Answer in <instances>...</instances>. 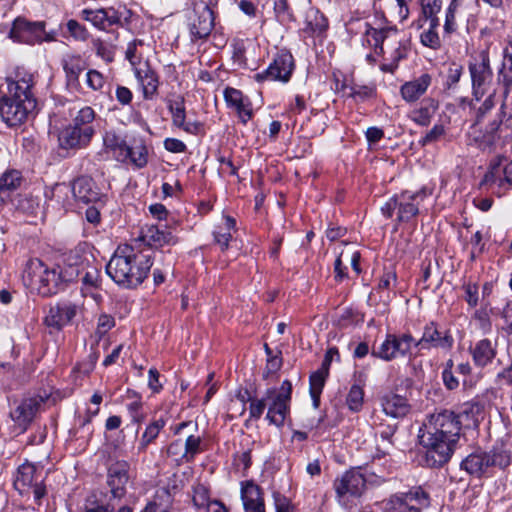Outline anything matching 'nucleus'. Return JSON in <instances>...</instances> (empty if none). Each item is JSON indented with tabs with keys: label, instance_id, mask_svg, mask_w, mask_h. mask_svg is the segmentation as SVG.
<instances>
[{
	"label": "nucleus",
	"instance_id": "1",
	"mask_svg": "<svg viewBox=\"0 0 512 512\" xmlns=\"http://www.w3.org/2000/svg\"><path fill=\"white\" fill-rule=\"evenodd\" d=\"M424 432L419 435L425 449L424 464L427 467H441L452 457L462 437L460 415L443 410L429 415L423 424Z\"/></svg>",
	"mask_w": 512,
	"mask_h": 512
},
{
	"label": "nucleus",
	"instance_id": "2",
	"mask_svg": "<svg viewBox=\"0 0 512 512\" xmlns=\"http://www.w3.org/2000/svg\"><path fill=\"white\" fill-rule=\"evenodd\" d=\"M7 92L0 97V117L10 127L24 123L36 108L34 76L17 68L6 77Z\"/></svg>",
	"mask_w": 512,
	"mask_h": 512
},
{
	"label": "nucleus",
	"instance_id": "3",
	"mask_svg": "<svg viewBox=\"0 0 512 512\" xmlns=\"http://www.w3.org/2000/svg\"><path fill=\"white\" fill-rule=\"evenodd\" d=\"M152 265L151 254L135 252L130 246L118 247L106 265V273L119 286L132 288L144 281Z\"/></svg>",
	"mask_w": 512,
	"mask_h": 512
},
{
	"label": "nucleus",
	"instance_id": "4",
	"mask_svg": "<svg viewBox=\"0 0 512 512\" xmlns=\"http://www.w3.org/2000/svg\"><path fill=\"white\" fill-rule=\"evenodd\" d=\"M78 274L79 270L70 262L64 268H48L40 259L35 258L28 261L23 277L30 287L47 296L56 294L62 283L73 281Z\"/></svg>",
	"mask_w": 512,
	"mask_h": 512
},
{
	"label": "nucleus",
	"instance_id": "5",
	"mask_svg": "<svg viewBox=\"0 0 512 512\" xmlns=\"http://www.w3.org/2000/svg\"><path fill=\"white\" fill-rule=\"evenodd\" d=\"M96 113L90 106L81 108L58 135L59 145L63 149H82L89 145L94 134L93 122Z\"/></svg>",
	"mask_w": 512,
	"mask_h": 512
},
{
	"label": "nucleus",
	"instance_id": "6",
	"mask_svg": "<svg viewBox=\"0 0 512 512\" xmlns=\"http://www.w3.org/2000/svg\"><path fill=\"white\" fill-rule=\"evenodd\" d=\"M368 37V42L379 49L380 53H385L384 46L391 49V62L382 65L381 69L384 72L393 73L398 67V63L406 57V47L400 39V34L395 27H385L376 29L367 24L365 32Z\"/></svg>",
	"mask_w": 512,
	"mask_h": 512
},
{
	"label": "nucleus",
	"instance_id": "7",
	"mask_svg": "<svg viewBox=\"0 0 512 512\" xmlns=\"http://www.w3.org/2000/svg\"><path fill=\"white\" fill-rule=\"evenodd\" d=\"M9 37L16 42L34 45L55 41L57 31H46L45 22L43 21L29 22L19 17L13 22Z\"/></svg>",
	"mask_w": 512,
	"mask_h": 512
},
{
	"label": "nucleus",
	"instance_id": "8",
	"mask_svg": "<svg viewBox=\"0 0 512 512\" xmlns=\"http://www.w3.org/2000/svg\"><path fill=\"white\" fill-rule=\"evenodd\" d=\"M291 393L292 384L288 380L283 381L278 389L271 388L266 391V399L269 401L266 419L270 424L283 425L289 413Z\"/></svg>",
	"mask_w": 512,
	"mask_h": 512
},
{
	"label": "nucleus",
	"instance_id": "9",
	"mask_svg": "<svg viewBox=\"0 0 512 512\" xmlns=\"http://www.w3.org/2000/svg\"><path fill=\"white\" fill-rule=\"evenodd\" d=\"M366 478L359 469H350L338 476L333 483L339 503L347 506L360 498L366 489Z\"/></svg>",
	"mask_w": 512,
	"mask_h": 512
},
{
	"label": "nucleus",
	"instance_id": "10",
	"mask_svg": "<svg viewBox=\"0 0 512 512\" xmlns=\"http://www.w3.org/2000/svg\"><path fill=\"white\" fill-rule=\"evenodd\" d=\"M415 339L409 333L387 334L384 341L374 347L371 355L384 361H392L410 355Z\"/></svg>",
	"mask_w": 512,
	"mask_h": 512
},
{
	"label": "nucleus",
	"instance_id": "11",
	"mask_svg": "<svg viewBox=\"0 0 512 512\" xmlns=\"http://www.w3.org/2000/svg\"><path fill=\"white\" fill-rule=\"evenodd\" d=\"M14 487L21 495L33 492L36 502H40L46 495L43 478L37 473V467L31 463H24L18 467Z\"/></svg>",
	"mask_w": 512,
	"mask_h": 512
},
{
	"label": "nucleus",
	"instance_id": "12",
	"mask_svg": "<svg viewBox=\"0 0 512 512\" xmlns=\"http://www.w3.org/2000/svg\"><path fill=\"white\" fill-rule=\"evenodd\" d=\"M192 15L189 17V30L192 39H204L214 27V14L203 0H193Z\"/></svg>",
	"mask_w": 512,
	"mask_h": 512
},
{
	"label": "nucleus",
	"instance_id": "13",
	"mask_svg": "<svg viewBox=\"0 0 512 512\" xmlns=\"http://www.w3.org/2000/svg\"><path fill=\"white\" fill-rule=\"evenodd\" d=\"M473 95L479 100L487 92L492 82V71L488 55L481 52L469 64Z\"/></svg>",
	"mask_w": 512,
	"mask_h": 512
},
{
	"label": "nucleus",
	"instance_id": "14",
	"mask_svg": "<svg viewBox=\"0 0 512 512\" xmlns=\"http://www.w3.org/2000/svg\"><path fill=\"white\" fill-rule=\"evenodd\" d=\"M294 69V59L291 53L287 51L279 52L270 63L268 68L261 73L255 74L257 82L265 80L288 82Z\"/></svg>",
	"mask_w": 512,
	"mask_h": 512
},
{
	"label": "nucleus",
	"instance_id": "15",
	"mask_svg": "<svg viewBox=\"0 0 512 512\" xmlns=\"http://www.w3.org/2000/svg\"><path fill=\"white\" fill-rule=\"evenodd\" d=\"M43 403L44 398L42 396L25 397L10 411V417L19 433L27 430Z\"/></svg>",
	"mask_w": 512,
	"mask_h": 512
},
{
	"label": "nucleus",
	"instance_id": "16",
	"mask_svg": "<svg viewBox=\"0 0 512 512\" xmlns=\"http://www.w3.org/2000/svg\"><path fill=\"white\" fill-rule=\"evenodd\" d=\"M453 343L454 340L449 331H441L434 322H431L424 327L422 337L419 340H415V348L418 352L433 348L449 350L452 348Z\"/></svg>",
	"mask_w": 512,
	"mask_h": 512
},
{
	"label": "nucleus",
	"instance_id": "17",
	"mask_svg": "<svg viewBox=\"0 0 512 512\" xmlns=\"http://www.w3.org/2000/svg\"><path fill=\"white\" fill-rule=\"evenodd\" d=\"M178 492L176 479L169 478L165 485L159 486L147 501L141 512H171L174 497Z\"/></svg>",
	"mask_w": 512,
	"mask_h": 512
},
{
	"label": "nucleus",
	"instance_id": "18",
	"mask_svg": "<svg viewBox=\"0 0 512 512\" xmlns=\"http://www.w3.org/2000/svg\"><path fill=\"white\" fill-rule=\"evenodd\" d=\"M167 107L171 113L172 124L188 134L196 135L200 132L202 124L199 121L187 119L185 100L181 95H174L167 100Z\"/></svg>",
	"mask_w": 512,
	"mask_h": 512
},
{
	"label": "nucleus",
	"instance_id": "19",
	"mask_svg": "<svg viewBox=\"0 0 512 512\" xmlns=\"http://www.w3.org/2000/svg\"><path fill=\"white\" fill-rule=\"evenodd\" d=\"M80 306L64 301L51 306L44 318V323L51 328L61 330L64 326L71 324L80 311Z\"/></svg>",
	"mask_w": 512,
	"mask_h": 512
},
{
	"label": "nucleus",
	"instance_id": "20",
	"mask_svg": "<svg viewBox=\"0 0 512 512\" xmlns=\"http://www.w3.org/2000/svg\"><path fill=\"white\" fill-rule=\"evenodd\" d=\"M175 433L179 435L181 438H184L183 441V450L186 461H191L194 457L202 451V436L198 433V425L193 421L182 422L180 423Z\"/></svg>",
	"mask_w": 512,
	"mask_h": 512
},
{
	"label": "nucleus",
	"instance_id": "21",
	"mask_svg": "<svg viewBox=\"0 0 512 512\" xmlns=\"http://www.w3.org/2000/svg\"><path fill=\"white\" fill-rule=\"evenodd\" d=\"M428 196L426 189L417 192L404 191L397 198V220L408 222L419 213L421 202Z\"/></svg>",
	"mask_w": 512,
	"mask_h": 512
},
{
	"label": "nucleus",
	"instance_id": "22",
	"mask_svg": "<svg viewBox=\"0 0 512 512\" xmlns=\"http://www.w3.org/2000/svg\"><path fill=\"white\" fill-rule=\"evenodd\" d=\"M74 268L79 270L77 277H81L82 287L81 292L83 296H91L93 299L98 301L101 296L96 291L101 287V274L100 269L90 263H81L77 265L72 263Z\"/></svg>",
	"mask_w": 512,
	"mask_h": 512
},
{
	"label": "nucleus",
	"instance_id": "23",
	"mask_svg": "<svg viewBox=\"0 0 512 512\" xmlns=\"http://www.w3.org/2000/svg\"><path fill=\"white\" fill-rule=\"evenodd\" d=\"M130 465L126 461H117L108 469L107 483L113 498H122L129 482Z\"/></svg>",
	"mask_w": 512,
	"mask_h": 512
},
{
	"label": "nucleus",
	"instance_id": "24",
	"mask_svg": "<svg viewBox=\"0 0 512 512\" xmlns=\"http://www.w3.org/2000/svg\"><path fill=\"white\" fill-rule=\"evenodd\" d=\"M72 194L76 200L85 204L95 203L100 204L104 200L103 195L97 187L94 180L87 176H81L75 179L72 183Z\"/></svg>",
	"mask_w": 512,
	"mask_h": 512
},
{
	"label": "nucleus",
	"instance_id": "25",
	"mask_svg": "<svg viewBox=\"0 0 512 512\" xmlns=\"http://www.w3.org/2000/svg\"><path fill=\"white\" fill-rule=\"evenodd\" d=\"M223 96L227 106L237 113L239 120L243 124H246L253 117L251 102L240 90L227 87L224 90Z\"/></svg>",
	"mask_w": 512,
	"mask_h": 512
},
{
	"label": "nucleus",
	"instance_id": "26",
	"mask_svg": "<svg viewBox=\"0 0 512 512\" xmlns=\"http://www.w3.org/2000/svg\"><path fill=\"white\" fill-rule=\"evenodd\" d=\"M139 240L151 248H161L165 245L177 243V238L170 231L158 225H145L142 227Z\"/></svg>",
	"mask_w": 512,
	"mask_h": 512
},
{
	"label": "nucleus",
	"instance_id": "27",
	"mask_svg": "<svg viewBox=\"0 0 512 512\" xmlns=\"http://www.w3.org/2000/svg\"><path fill=\"white\" fill-rule=\"evenodd\" d=\"M460 468L474 478H481L489 473V458L486 451L476 450L466 456Z\"/></svg>",
	"mask_w": 512,
	"mask_h": 512
},
{
	"label": "nucleus",
	"instance_id": "28",
	"mask_svg": "<svg viewBox=\"0 0 512 512\" xmlns=\"http://www.w3.org/2000/svg\"><path fill=\"white\" fill-rule=\"evenodd\" d=\"M431 83V76L424 73L418 78L403 83L400 87V95L404 101L414 103L426 93Z\"/></svg>",
	"mask_w": 512,
	"mask_h": 512
},
{
	"label": "nucleus",
	"instance_id": "29",
	"mask_svg": "<svg viewBox=\"0 0 512 512\" xmlns=\"http://www.w3.org/2000/svg\"><path fill=\"white\" fill-rule=\"evenodd\" d=\"M134 70L135 77L142 88L143 97L147 100L152 99L158 90L159 80L155 71L147 62L139 65Z\"/></svg>",
	"mask_w": 512,
	"mask_h": 512
},
{
	"label": "nucleus",
	"instance_id": "30",
	"mask_svg": "<svg viewBox=\"0 0 512 512\" xmlns=\"http://www.w3.org/2000/svg\"><path fill=\"white\" fill-rule=\"evenodd\" d=\"M241 500L245 512H265L261 490L252 481L241 484Z\"/></svg>",
	"mask_w": 512,
	"mask_h": 512
},
{
	"label": "nucleus",
	"instance_id": "31",
	"mask_svg": "<svg viewBox=\"0 0 512 512\" xmlns=\"http://www.w3.org/2000/svg\"><path fill=\"white\" fill-rule=\"evenodd\" d=\"M63 70L66 75L67 85L79 87V76L86 68V63L79 55H66L62 60Z\"/></svg>",
	"mask_w": 512,
	"mask_h": 512
},
{
	"label": "nucleus",
	"instance_id": "32",
	"mask_svg": "<svg viewBox=\"0 0 512 512\" xmlns=\"http://www.w3.org/2000/svg\"><path fill=\"white\" fill-rule=\"evenodd\" d=\"M381 405L383 412L392 418L404 417L409 411L407 399L397 394L383 396Z\"/></svg>",
	"mask_w": 512,
	"mask_h": 512
},
{
	"label": "nucleus",
	"instance_id": "33",
	"mask_svg": "<svg viewBox=\"0 0 512 512\" xmlns=\"http://www.w3.org/2000/svg\"><path fill=\"white\" fill-rule=\"evenodd\" d=\"M438 109V102L432 98L425 99L420 107L411 111L409 118L419 126L426 127Z\"/></svg>",
	"mask_w": 512,
	"mask_h": 512
},
{
	"label": "nucleus",
	"instance_id": "34",
	"mask_svg": "<svg viewBox=\"0 0 512 512\" xmlns=\"http://www.w3.org/2000/svg\"><path fill=\"white\" fill-rule=\"evenodd\" d=\"M471 353L474 363L484 367L495 358L496 349L489 339H482L471 348Z\"/></svg>",
	"mask_w": 512,
	"mask_h": 512
},
{
	"label": "nucleus",
	"instance_id": "35",
	"mask_svg": "<svg viewBox=\"0 0 512 512\" xmlns=\"http://www.w3.org/2000/svg\"><path fill=\"white\" fill-rule=\"evenodd\" d=\"M489 458V466L491 468H498L505 470L512 462V451L504 444L494 445L490 451L487 452Z\"/></svg>",
	"mask_w": 512,
	"mask_h": 512
},
{
	"label": "nucleus",
	"instance_id": "36",
	"mask_svg": "<svg viewBox=\"0 0 512 512\" xmlns=\"http://www.w3.org/2000/svg\"><path fill=\"white\" fill-rule=\"evenodd\" d=\"M328 27L325 16L317 9L310 8L305 16V30L311 34H321Z\"/></svg>",
	"mask_w": 512,
	"mask_h": 512
},
{
	"label": "nucleus",
	"instance_id": "37",
	"mask_svg": "<svg viewBox=\"0 0 512 512\" xmlns=\"http://www.w3.org/2000/svg\"><path fill=\"white\" fill-rule=\"evenodd\" d=\"M104 146L113 151L116 158L121 161L127 160V144L125 141L116 135L114 132H106L103 137Z\"/></svg>",
	"mask_w": 512,
	"mask_h": 512
},
{
	"label": "nucleus",
	"instance_id": "38",
	"mask_svg": "<svg viewBox=\"0 0 512 512\" xmlns=\"http://www.w3.org/2000/svg\"><path fill=\"white\" fill-rule=\"evenodd\" d=\"M502 174L503 169H501L499 163L491 164L480 185L490 189H494L495 187H498L499 189L503 188L507 182L505 181V175L502 177Z\"/></svg>",
	"mask_w": 512,
	"mask_h": 512
},
{
	"label": "nucleus",
	"instance_id": "39",
	"mask_svg": "<svg viewBox=\"0 0 512 512\" xmlns=\"http://www.w3.org/2000/svg\"><path fill=\"white\" fill-rule=\"evenodd\" d=\"M23 180L21 171L7 169L0 177V191L3 195L20 187Z\"/></svg>",
	"mask_w": 512,
	"mask_h": 512
},
{
	"label": "nucleus",
	"instance_id": "40",
	"mask_svg": "<svg viewBox=\"0 0 512 512\" xmlns=\"http://www.w3.org/2000/svg\"><path fill=\"white\" fill-rule=\"evenodd\" d=\"M192 501L197 509L210 510L213 503H219L217 500L210 498L209 489L201 483L193 486Z\"/></svg>",
	"mask_w": 512,
	"mask_h": 512
},
{
	"label": "nucleus",
	"instance_id": "41",
	"mask_svg": "<svg viewBox=\"0 0 512 512\" xmlns=\"http://www.w3.org/2000/svg\"><path fill=\"white\" fill-rule=\"evenodd\" d=\"M327 376L325 369H318L310 375V395L315 407L319 404L320 394L322 393Z\"/></svg>",
	"mask_w": 512,
	"mask_h": 512
},
{
	"label": "nucleus",
	"instance_id": "42",
	"mask_svg": "<svg viewBox=\"0 0 512 512\" xmlns=\"http://www.w3.org/2000/svg\"><path fill=\"white\" fill-rule=\"evenodd\" d=\"M385 512H421L420 507L409 505L403 495H392L384 503Z\"/></svg>",
	"mask_w": 512,
	"mask_h": 512
},
{
	"label": "nucleus",
	"instance_id": "43",
	"mask_svg": "<svg viewBox=\"0 0 512 512\" xmlns=\"http://www.w3.org/2000/svg\"><path fill=\"white\" fill-rule=\"evenodd\" d=\"M236 221L230 216L224 218V226L220 227L218 231L214 232V238L217 244L220 245L222 250H226L232 238L231 230L235 228Z\"/></svg>",
	"mask_w": 512,
	"mask_h": 512
},
{
	"label": "nucleus",
	"instance_id": "44",
	"mask_svg": "<svg viewBox=\"0 0 512 512\" xmlns=\"http://www.w3.org/2000/svg\"><path fill=\"white\" fill-rule=\"evenodd\" d=\"M16 208L22 213L36 216L41 210V200L33 195H22L17 201Z\"/></svg>",
	"mask_w": 512,
	"mask_h": 512
},
{
	"label": "nucleus",
	"instance_id": "45",
	"mask_svg": "<svg viewBox=\"0 0 512 512\" xmlns=\"http://www.w3.org/2000/svg\"><path fill=\"white\" fill-rule=\"evenodd\" d=\"M145 43L143 40L135 39L128 43L125 57L130 62L133 69L139 67V65H143L142 56H143V48Z\"/></svg>",
	"mask_w": 512,
	"mask_h": 512
},
{
	"label": "nucleus",
	"instance_id": "46",
	"mask_svg": "<svg viewBox=\"0 0 512 512\" xmlns=\"http://www.w3.org/2000/svg\"><path fill=\"white\" fill-rule=\"evenodd\" d=\"M127 159L139 168L147 164V148L142 141L135 142L133 146H127Z\"/></svg>",
	"mask_w": 512,
	"mask_h": 512
},
{
	"label": "nucleus",
	"instance_id": "47",
	"mask_svg": "<svg viewBox=\"0 0 512 512\" xmlns=\"http://www.w3.org/2000/svg\"><path fill=\"white\" fill-rule=\"evenodd\" d=\"M397 495H403L409 505H413V502H416V507H420V510L430 505V497L421 487H415L406 493H398Z\"/></svg>",
	"mask_w": 512,
	"mask_h": 512
},
{
	"label": "nucleus",
	"instance_id": "48",
	"mask_svg": "<svg viewBox=\"0 0 512 512\" xmlns=\"http://www.w3.org/2000/svg\"><path fill=\"white\" fill-rule=\"evenodd\" d=\"M396 431V426H387L385 429L379 431L381 443L378 444L377 454L374 456L373 461L378 458L380 459L382 456H385L390 453V450L393 446L392 436Z\"/></svg>",
	"mask_w": 512,
	"mask_h": 512
},
{
	"label": "nucleus",
	"instance_id": "49",
	"mask_svg": "<svg viewBox=\"0 0 512 512\" xmlns=\"http://www.w3.org/2000/svg\"><path fill=\"white\" fill-rule=\"evenodd\" d=\"M72 192V186L65 183H57L45 191V197L55 199L57 203L65 207L68 204V195Z\"/></svg>",
	"mask_w": 512,
	"mask_h": 512
},
{
	"label": "nucleus",
	"instance_id": "50",
	"mask_svg": "<svg viewBox=\"0 0 512 512\" xmlns=\"http://www.w3.org/2000/svg\"><path fill=\"white\" fill-rule=\"evenodd\" d=\"M429 21V27L428 29L424 30L421 33L420 39L421 43L424 46L430 47L432 49H437L441 45L440 37L437 33V28L440 25L439 20H437L436 24L434 25L432 20Z\"/></svg>",
	"mask_w": 512,
	"mask_h": 512
},
{
	"label": "nucleus",
	"instance_id": "51",
	"mask_svg": "<svg viewBox=\"0 0 512 512\" xmlns=\"http://www.w3.org/2000/svg\"><path fill=\"white\" fill-rule=\"evenodd\" d=\"M364 402V390L359 384H353L346 397V404L349 410L358 412L362 409Z\"/></svg>",
	"mask_w": 512,
	"mask_h": 512
},
{
	"label": "nucleus",
	"instance_id": "52",
	"mask_svg": "<svg viewBox=\"0 0 512 512\" xmlns=\"http://www.w3.org/2000/svg\"><path fill=\"white\" fill-rule=\"evenodd\" d=\"M422 15L426 20H432L434 25L438 18V13L442 9V0H420Z\"/></svg>",
	"mask_w": 512,
	"mask_h": 512
},
{
	"label": "nucleus",
	"instance_id": "53",
	"mask_svg": "<svg viewBox=\"0 0 512 512\" xmlns=\"http://www.w3.org/2000/svg\"><path fill=\"white\" fill-rule=\"evenodd\" d=\"M461 4L462 0H452L450 2L445 14L444 32L446 34H451L456 31L457 23L455 20V13Z\"/></svg>",
	"mask_w": 512,
	"mask_h": 512
},
{
	"label": "nucleus",
	"instance_id": "54",
	"mask_svg": "<svg viewBox=\"0 0 512 512\" xmlns=\"http://www.w3.org/2000/svg\"><path fill=\"white\" fill-rule=\"evenodd\" d=\"M82 15L85 20L91 22L95 27L99 29H107V14H105L104 9H97V10H91V9H84L82 11Z\"/></svg>",
	"mask_w": 512,
	"mask_h": 512
},
{
	"label": "nucleus",
	"instance_id": "55",
	"mask_svg": "<svg viewBox=\"0 0 512 512\" xmlns=\"http://www.w3.org/2000/svg\"><path fill=\"white\" fill-rule=\"evenodd\" d=\"M483 406L479 402H466L462 405L458 415L465 416L471 420L474 426L478 425V416L482 413Z\"/></svg>",
	"mask_w": 512,
	"mask_h": 512
},
{
	"label": "nucleus",
	"instance_id": "56",
	"mask_svg": "<svg viewBox=\"0 0 512 512\" xmlns=\"http://www.w3.org/2000/svg\"><path fill=\"white\" fill-rule=\"evenodd\" d=\"M464 299L469 307L474 308L479 303V286L476 282H465L463 284Z\"/></svg>",
	"mask_w": 512,
	"mask_h": 512
},
{
	"label": "nucleus",
	"instance_id": "57",
	"mask_svg": "<svg viewBox=\"0 0 512 512\" xmlns=\"http://www.w3.org/2000/svg\"><path fill=\"white\" fill-rule=\"evenodd\" d=\"M86 84L92 90L99 91L105 85V78L99 71L91 69L86 73Z\"/></svg>",
	"mask_w": 512,
	"mask_h": 512
},
{
	"label": "nucleus",
	"instance_id": "58",
	"mask_svg": "<svg viewBox=\"0 0 512 512\" xmlns=\"http://www.w3.org/2000/svg\"><path fill=\"white\" fill-rule=\"evenodd\" d=\"M272 496L275 512H294V506L286 496L277 491H274Z\"/></svg>",
	"mask_w": 512,
	"mask_h": 512
},
{
	"label": "nucleus",
	"instance_id": "59",
	"mask_svg": "<svg viewBox=\"0 0 512 512\" xmlns=\"http://www.w3.org/2000/svg\"><path fill=\"white\" fill-rule=\"evenodd\" d=\"M375 89L372 86L354 85L350 88V96L358 101H364L373 97Z\"/></svg>",
	"mask_w": 512,
	"mask_h": 512
},
{
	"label": "nucleus",
	"instance_id": "60",
	"mask_svg": "<svg viewBox=\"0 0 512 512\" xmlns=\"http://www.w3.org/2000/svg\"><path fill=\"white\" fill-rule=\"evenodd\" d=\"M165 424L166 421L163 418L156 419L145 428L142 435L153 442L158 437Z\"/></svg>",
	"mask_w": 512,
	"mask_h": 512
},
{
	"label": "nucleus",
	"instance_id": "61",
	"mask_svg": "<svg viewBox=\"0 0 512 512\" xmlns=\"http://www.w3.org/2000/svg\"><path fill=\"white\" fill-rule=\"evenodd\" d=\"M445 134V128L442 124H435L426 135L419 140L421 146H426L429 143L437 141Z\"/></svg>",
	"mask_w": 512,
	"mask_h": 512
},
{
	"label": "nucleus",
	"instance_id": "62",
	"mask_svg": "<svg viewBox=\"0 0 512 512\" xmlns=\"http://www.w3.org/2000/svg\"><path fill=\"white\" fill-rule=\"evenodd\" d=\"M67 30L72 37L77 40H86L88 37V32L84 26H82L79 22L74 19H71L66 24Z\"/></svg>",
	"mask_w": 512,
	"mask_h": 512
},
{
	"label": "nucleus",
	"instance_id": "63",
	"mask_svg": "<svg viewBox=\"0 0 512 512\" xmlns=\"http://www.w3.org/2000/svg\"><path fill=\"white\" fill-rule=\"evenodd\" d=\"M343 249L341 252L348 253V259L346 261H349L353 270L357 273H360V252L355 250L354 247L350 246L347 243H343Z\"/></svg>",
	"mask_w": 512,
	"mask_h": 512
},
{
	"label": "nucleus",
	"instance_id": "64",
	"mask_svg": "<svg viewBox=\"0 0 512 512\" xmlns=\"http://www.w3.org/2000/svg\"><path fill=\"white\" fill-rule=\"evenodd\" d=\"M266 401H268L266 399V396L263 399L251 400L249 407V414L251 418L259 419L263 415L264 410L267 406Z\"/></svg>",
	"mask_w": 512,
	"mask_h": 512
}]
</instances>
